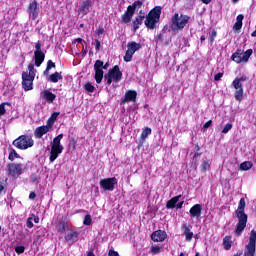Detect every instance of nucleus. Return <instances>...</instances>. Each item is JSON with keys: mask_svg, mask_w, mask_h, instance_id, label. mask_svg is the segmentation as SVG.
Wrapping results in <instances>:
<instances>
[{"mask_svg": "<svg viewBox=\"0 0 256 256\" xmlns=\"http://www.w3.org/2000/svg\"><path fill=\"white\" fill-rule=\"evenodd\" d=\"M15 251L18 253V255H21V253H25V246H17Z\"/></svg>", "mask_w": 256, "mask_h": 256, "instance_id": "nucleus-47", "label": "nucleus"}, {"mask_svg": "<svg viewBox=\"0 0 256 256\" xmlns=\"http://www.w3.org/2000/svg\"><path fill=\"white\" fill-rule=\"evenodd\" d=\"M93 222V219L91 218V215L87 214L85 217H84V225H91V223Z\"/></svg>", "mask_w": 256, "mask_h": 256, "instance_id": "nucleus-41", "label": "nucleus"}, {"mask_svg": "<svg viewBox=\"0 0 256 256\" xmlns=\"http://www.w3.org/2000/svg\"><path fill=\"white\" fill-rule=\"evenodd\" d=\"M91 9V1L90 0H86L83 1L81 6L79 7L78 11L79 13L83 14V15H87L89 13Z\"/></svg>", "mask_w": 256, "mask_h": 256, "instance_id": "nucleus-24", "label": "nucleus"}, {"mask_svg": "<svg viewBox=\"0 0 256 256\" xmlns=\"http://www.w3.org/2000/svg\"><path fill=\"white\" fill-rule=\"evenodd\" d=\"M33 78L22 76V87L24 91H31L33 89Z\"/></svg>", "mask_w": 256, "mask_h": 256, "instance_id": "nucleus-23", "label": "nucleus"}, {"mask_svg": "<svg viewBox=\"0 0 256 256\" xmlns=\"http://www.w3.org/2000/svg\"><path fill=\"white\" fill-rule=\"evenodd\" d=\"M12 145L16 147V149L25 151L26 149L33 147L35 141L29 135H21L12 142Z\"/></svg>", "mask_w": 256, "mask_h": 256, "instance_id": "nucleus-5", "label": "nucleus"}, {"mask_svg": "<svg viewBox=\"0 0 256 256\" xmlns=\"http://www.w3.org/2000/svg\"><path fill=\"white\" fill-rule=\"evenodd\" d=\"M223 77V73H217L214 76L215 81H221V78Z\"/></svg>", "mask_w": 256, "mask_h": 256, "instance_id": "nucleus-53", "label": "nucleus"}, {"mask_svg": "<svg viewBox=\"0 0 256 256\" xmlns=\"http://www.w3.org/2000/svg\"><path fill=\"white\" fill-rule=\"evenodd\" d=\"M213 121L209 120L208 122H206L204 125H203V128L204 129H209V127H211Z\"/></svg>", "mask_w": 256, "mask_h": 256, "instance_id": "nucleus-55", "label": "nucleus"}, {"mask_svg": "<svg viewBox=\"0 0 256 256\" xmlns=\"http://www.w3.org/2000/svg\"><path fill=\"white\" fill-rule=\"evenodd\" d=\"M59 117V112H54L51 116H50V119L52 121H57V118Z\"/></svg>", "mask_w": 256, "mask_h": 256, "instance_id": "nucleus-52", "label": "nucleus"}, {"mask_svg": "<svg viewBox=\"0 0 256 256\" xmlns=\"http://www.w3.org/2000/svg\"><path fill=\"white\" fill-rule=\"evenodd\" d=\"M30 181L31 183H34V185H37V183H39V177H37V175L32 174V176L30 177Z\"/></svg>", "mask_w": 256, "mask_h": 256, "instance_id": "nucleus-46", "label": "nucleus"}, {"mask_svg": "<svg viewBox=\"0 0 256 256\" xmlns=\"http://www.w3.org/2000/svg\"><path fill=\"white\" fill-rule=\"evenodd\" d=\"M253 55V49H248L246 52H244L241 49H238L233 55H232V61L235 63H247L249 61V57Z\"/></svg>", "mask_w": 256, "mask_h": 256, "instance_id": "nucleus-9", "label": "nucleus"}, {"mask_svg": "<svg viewBox=\"0 0 256 256\" xmlns=\"http://www.w3.org/2000/svg\"><path fill=\"white\" fill-rule=\"evenodd\" d=\"M61 79H63V76L61 75V73L55 72L48 76L47 81H49L50 83H59Z\"/></svg>", "mask_w": 256, "mask_h": 256, "instance_id": "nucleus-27", "label": "nucleus"}, {"mask_svg": "<svg viewBox=\"0 0 256 256\" xmlns=\"http://www.w3.org/2000/svg\"><path fill=\"white\" fill-rule=\"evenodd\" d=\"M247 76L243 75L240 78L237 77L232 82V87H234L235 91V99L236 101H243V82L247 81Z\"/></svg>", "mask_w": 256, "mask_h": 256, "instance_id": "nucleus-6", "label": "nucleus"}, {"mask_svg": "<svg viewBox=\"0 0 256 256\" xmlns=\"http://www.w3.org/2000/svg\"><path fill=\"white\" fill-rule=\"evenodd\" d=\"M84 89L88 91V93H93V91H95V86L88 82L85 84Z\"/></svg>", "mask_w": 256, "mask_h": 256, "instance_id": "nucleus-40", "label": "nucleus"}, {"mask_svg": "<svg viewBox=\"0 0 256 256\" xmlns=\"http://www.w3.org/2000/svg\"><path fill=\"white\" fill-rule=\"evenodd\" d=\"M139 49H141V43H137L135 41L128 42L124 61H126V63H130V61L133 59V55H135Z\"/></svg>", "mask_w": 256, "mask_h": 256, "instance_id": "nucleus-10", "label": "nucleus"}, {"mask_svg": "<svg viewBox=\"0 0 256 256\" xmlns=\"http://www.w3.org/2000/svg\"><path fill=\"white\" fill-rule=\"evenodd\" d=\"M103 69H109V62H106L105 65H103V61L97 60L94 64V71L95 81L98 84L103 81Z\"/></svg>", "mask_w": 256, "mask_h": 256, "instance_id": "nucleus-11", "label": "nucleus"}, {"mask_svg": "<svg viewBox=\"0 0 256 256\" xmlns=\"http://www.w3.org/2000/svg\"><path fill=\"white\" fill-rule=\"evenodd\" d=\"M56 229L58 233H65L67 231V223L65 221L58 222Z\"/></svg>", "mask_w": 256, "mask_h": 256, "instance_id": "nucleus-32", "label": "nucleus"}, {"mask_svg": "<svg viewBox=\"0 0 256 256\" xmlns=\"http://www.w3.org/2000/svg\"><path fill=\"white\" fill-rule=\"evenodd\" d=\"M51 69H55V63L51 60H49L47 62V67L45 69V71L43 72V75H45V77H47L49 75V71H51Z\"/></svg>", "mask_w": 256, "mask_h": 256, "instance_id": "nucleus-34", "label": "nucleus"}, {"mask_svg": "<svg viewBox=\"0 0 256 256\" xmlns=\"http://www.w3.org/2000/svg\"><path fill=\"white\" fill-rule=\"evenodd\" d=\"M105 80H107V85H111L114 83H119L121 79H123V72L119 69L117 65L110 69L108 73L104 76Z\"/></svg>", "mask_w": 256, "mask_h": 256, "instance_id": "nucleus-7", "label": "nucleus"}, {"mask_svg": "<svg viewBox=\"0 0 256 256\" xmlns=\"http://www.w3.org/2000/svg\"><path fill=\"white\" fill-rule=\"evenodd\" d=\"M144 19H145V16H143V15H140V16L136 17V19L133 21L134 31H137V29H139V25H143Z\"/></svg>", "mask_w": 256, "mask_h": 256, "instance_id": "nucleus-29", "label": "nucleus"}, {"mask_svg": "<svg viewBox=\"0 0 256 256\" xmlns=\"http://www.w3.org/2000/svg\"><path fill=\"white\" fill-rule=\"evenodd\" d=\"M49 127L47 126H40L37 127L34 131V136L36 137V139H41L43 137V135H47V133H49Z\"/></svg>", "mask_w": 256, "mask_h": 256, "instance_id": "nucleus-22", "label": "nucleus"}, {"mask_svg": "<svg viewBox=\"0 0 256 256\" xmlns=\"http://www.w3.org/2000/svg\"><path fill=\"white\" fill-rule=\"evenodd\" d=\"M142 5H143V2L138 0L134 2L132 5H130L129 7H131L135 12V9H141Z\"/></svg>", "mask_w": 256, "mask_h": 256, "instance_id": "nucleus-39", "label": "nucleus"}, {"mask_svg": "<svg viewBox=\"0 0 256 256\" xmlns=\"http://www.w3.org/2000/svg\"><path fill=\"white\" fill-rule=\"evenodd\" d=\"M108 256H119V252H117L115 250H110L108 253Z\"/></svg>", "mask_w": 256, "mask_h": 256, "instance_id": "nucleus-54", "label": "nucleus"}, {"mask_svg": "<svg viewBox=\"0 0 256 256\" xmlns=\"http://www.w3.org/2000/svg\"><path fill=\"white\" fill-rule=\"evenodd\" d=\"M243 19H245V16L243 14H240L236 18V23H240L243 25Z\"/></svg>", "mask_w": 256, "mask_h": 256, "instance_id": "nucleus-50", "label": "nucleus"}, {"mask_svg": "<svg viewBox=\"0 0 256 256\" xmlns=\"http://www.w3.org/2000/svg\"><path fill=\"white\" fill-rule=\"evenodd\" d=\"M233 129V124L231 123H227L224 128L222 129V133H224V135H226V133L230 130Z\"/></svg>", "mask_w": 256, "mask_h": 256, "instance_id": "nucleus-42", "label": "nucleus"}, {"mask_svg": "<svg viewBox=\"0 0 256 256\" xmlns=\"http://www.w3.org/2000/svg\"><path fill=\"white\" fill-rule=\"evenodd\" d=\"M40 97L42 99H44L45 101H47V103H53V101H55V99H57V96L49 90L42 91L40 93Z\"/></svg>", "mask_w": 256, "mask_h": 256, "instance_id": "nucleus-19", "label": "nucleus"}, {"mask_svg": "<svg viewBox=\"0 0 256 256\" xmlns=\"http://www.w3.org/2000/svg\"><path fill=\"white\" fill-rule=\"evenodd\" d=\"M178 202L179 197H174L170 199L166 204L167 209H175V207H177V209H181L183 207V201L179 203Z\"/></svg>", "mask_w": 256, "mask_h": 256, "instance_id": "nucleus-21", "label": "nucleus"}, {"mask_svg": "<svg viewBox=\"0 0 256 256\" xmlns=\"http://www.w3.org/2000/svg\"><path fill=\"white\" fill-rule=\"evenodd\" d=\"M249 245H256V230L250 232Z\"/></svg>", "mask_w": 256, "mask_h": 256, "instance_id": "nucleus-35", "label": "nucleus"}, {"mask_svg": "<svg viewBox=\"0 0 256 256\" xmlns=\"http://www.w3.org/2000/svg\"><path fill=\"white\" fill-rule=\"evenodd\" d=\"M189 21H191V16L175 12L170 19V29L173 33H179L187 27Z\"/></svg>", "mask_w": 256, "mask_h": 256, "instance_id": "nucleus-2", "label": "nucleus"}, {"mask_svg": "<svg viewBox=\"0 0 256 256\" xmlns=\"http://www.w3.org/2000/svg\"><path fill=\"white\" fill-rule=\"evenodd\" d=\"M215 37H217V32L216 31H212L209 35V41L210 43H213V41H215Z\"/></svg>", "mask_w": 256, "mask_h": 256, "instance_id": "nucleus-48", "label": "nucleus"}, {"mask_svg": "<svg viewBox=\"0 0 256 256\" xmlns=\"http://www.w3.org/2000/svg\"><path fill=\"white\" fill-rule=\"evenodd\" d=\"M21 156L17 153V151L13 148H10L8 159L9 161H15V159H20Z\"/></svg>", "mask_w": 256, "mask_h": 256, "instance_id": "nucleus-33", "label": "nucleus"}, {"mask_svg": "<svg viewBox=\"0 0 256 256\" xmlns=\"http://www.w3.org/2000/svg\"><path fill=\"white\" fill-rule=\"evenodd\" d=\"M151 239L152 241H154L155 243H162V241H164L165 239H167V232L163 231V230H157L154 231L151 235Z\"/></svg>", "mask_w": 256, "mask_h": 256, "instance_id": "nucleus-15", "label": "nucleus"}, {"mask_svg": "<svg viewBox=\"0 0 256 256\" xmlns=\"http://www.w3.org/2000/svg\"><path fill=\"white\" fill-rule=\"evenodd\" d=\"M39 3L37 1L33 0L29 3L27 8V13L29 15V18L32 19V21H35L37 17H39Z\"/></svg>", "mask_w": 256, "mask_h": 256, "instance_id": "nucleus-14", "label": "nucleus"}, {"mask_svg": "<svg viewBox=\"0 0 256 256\" xmlns=\"http://www.w3.org/2000/svg\"><path fill=\"white\" fill-rule=\"evenodd\" d=\"M243 27V24L239 23V22H235L234 26H233V30L234 31H240V29Z\"/></svg>", "mask_w": 256, "mask_h": 256, "instance_id": "nucleus-49", "label": "nucleus"}, {"mask_svg": "<svg viewBox=\"0 0 256 256\" xmlns=\"http://www.w3.org/2000/svg\"><path fill=\"white\" fill-rule=\"evenodd\" d=\"M210 168H211V163L209 162V160H205L204 162H202L201 171L203 172L209 171Z\"/></svg>", "mask_w": 256, "mask_h": 256, "instance_id": "nucleus-36", "label": "nucleus"}, {"mask_svg": "<svg viewBox=\"0 0 256 256\" xmlns=\"http://www.w3.org/2000/svg\"><path fill=\"white\" fill-rule=\"evenodd\" d=\"M53 125H55V121L52 120L51 118H49V119L47 120V125H45V127H48V129L51 131Z\"/></svg>", "mask_w": 256, "mask_h": 256, "instance_id": "nucleus-45", "label": "nucleus"}, {"mask_svg": "<svg viewBox=\"0 0 256 256\" xmlns=\"http://www.w3.org/2000/svg\"><path fill=\"white\" fill-rule=\"evenodd\" d=\"M65 241H67V243H70V244L77 243V241H79V232L75 230H70L65 235Z\"/></svg>", "mask_w": 256, "mask_h": 256, "instance_id": "nucleus-17", "label": "nucleus"}, {"mask_svg": "<svg viewBox=\"0 0 256 256\" xmlns=\"http://www.w3.org/2000/svg\"><path fill=\"white\" fill-rule=\"evenodd\" d=\"M6 171L9 177L17 179V177H21L25 173V165L21 163H10L7 165Z\"/></svg>", "mask_w": 256, "mask_h": 256, "instance_id": "nucleus-8", "label": "nucleus"}, {"mask_svg": "<svg viewBox=\"0 0 256 256\" xmlns=\"http://www.w3.org/2000/svg\"><path fill=\"white\" fill-rule=\"evenodd\" d=\"M149 135H151V128L147 127L142 131L141 139L145 140L147 137H149Z\"/></svg>", "mask_w": 256, "mask_h": 256, "instance_id": "nucleus-38", "label": "nucleus"}, {"mask_svg": "<svg viewBox=\"0 0 256 256\" xmlns=\"http://www.w3.org/2000/svg\"><path fill=\"white\" fill-rule=\"evenodd\" d=\"M151 251L154 254L160 253L161 252V247L159 245L152 246Z\"/></svg>", "mask_w": 256, "mask_h": 256, "instance_id": "nucleus-44", "label": "nucleus"}, {"mask_svg": "<svg viewBox=\"0 0 256 256\" xmlns=\"http://www.w3.org/2000/svg\"><path fill=\"white\" fill-rule=\"evenodd\" d=\"M202 3H205V5H209V3H211V0H202Z\"/></svg>", "mask_w": 256, "mask_h": 256, "instance_id": "nucleus-61", "label": "nucleus"}, {"mask_svg": "<svg viewBox=\"0 0 256 256\" xmlns=\"http://www.w3.org/2000/svg\"><path fill=\"white\" fill-rule=\"evenodd\" d=\"M87 256H95V254L92 251H90L88 252Z\"/></svg>", "mask_w": 256, "mask_h": 256, "instance_id": "nucleus-64", "label": "nucleus"}, {"mask_svg": "<svg viewBox=\"0 0 256 256\" xmlns=\"http://www.w3.org/2000/svg\"><path fill=\"white\" fill-rule=\"evenodd\" d=\"M203 211V206L201 204H195L190 208V217L191 219H199Z\"/></svg>", "mask_w": 256, "mask_h": 256, "instance_id": "nucleus-16", "label": "nucleus"}, {"mask_svg": "<svg viewBox=\"0 0 256 256\" xmlns=\"http://www.w3.org/2000/svg\"><path fill=\"white\" fill-rule=\"evenodd\" d=\"M256 245L255 244H247L246 250L244 252V256H255Z\"/></svg>", "mask_w": 256, "mask_h": 256, "instance_id": "nucleus-28", "label": "nucleus"}, {"mask_svg": "<svg viewBox=\"0 0 256 256\" xmlns=\"http://www.w3.org/2000/svg\"><path fill=\"white\" fill-rule=\"evenodd\" d=\"M41 41H38L35 44V51H34V61H35V66L36 67H41L43 64V61H45V53L43 50H41Z\"/></svg>", "mask_w": 256, "mask_h": 256, "instance_id": "nucleus-12", "label": "nucleus"}, {"mask_svg": "<svg viewBox=\"0 0 256 256\" xmlns=\"http://www.w3.org/2000/svg\"><path fill=\"white\" fill-rule=\"evenodd\" d=\"M253 168V162L244 161L240 164V171H249V169Z\"/></svg>", "mask_w": 256, "mask_h": 256, "instance_id": "nucleus-31", "label": "nucleus"}, {"mask_svg": "<svg viewBox=\"0 0 256 256\" xmlns=\"http://www.w3.org/2000/svg\"><path fill=\"white\" fill-rule=\"evenodd\" d=\"M245 206V198H241L238 204V208L235 211L236 217L238 219V223L235 229V235L237 237H241V235H243V231H245V227H247L248 216L245 214Z\"/></svg>", "mask_w": 256, "mask_h": 256, "instance_id": "nucleus-1", "label": "nucleus"}, {"mask_svg": "<svg viewBox=\"0 0 256 256\" xmlns=\"http://www.w3.org/2000/svg\"><path fill=\"white\" fill-rule=\"evenodd\" d=\"M103 33H105V30L103 28H100L98 31H97V34L98 35H103Z\"/></svg>", "mask_w": 256, "mask_h": 256, "instance_id": "nucleus-59", "label": "nucleus"}, {"mask_svg": "<svg viewBox=\"0 0 256 256\" xmlns=\"http://www.w3.org/2000/svg\"><path fill=\"white\" fill-rule=\"evenodd\" d=\"M233 245V242L231 241V236H225L223 239V247L226 251H229L231 249V246Z\"/></svg>", "mask_w": 256, "mask_h": 256, "instance_id": "nucleus-30", "label": "nucleus"}, {"mask_svg": "<svg viewBox=\"0 0 256 256\" xmlns=\"http://www.w3.org/2000/svg\"><path fill=\"white\" fill-rule=\"evenodd\" d=\"M83 42V39L82 38H77L76 39V43H82Z\"/></svg>", "mask_w": 256, "mask_h": 256, "instance_id": "nucleus-62", "label": "nucleus"}, {"mask_svg": "<svg viewBox=\"0 0 256 256\" xmlns=\"http://www.w3.org/2000/svg\"><path fill=\"white\" fill-rule=\"evenodd\" d=\"M118 180L115 177L112 178H104L100 180V187L103 191H113L115 189V185H117Z\"/></svg>", "mask_w": 256, "mask_h": 256, "instance_id": "nucleus-13", "label": "nucleus"}, {"mask_svg": "<svg viewBox=\"0 0 256 256\" xmlns=\"http://www.w3.org/2000/svg\"><path fill=\"white\" fill-rule=\"evenodd\" d=\"M159 41H163V34H159L157 39H156V43H159Z\"/></svg>", "mask_w": 256, "mask_h": 256, "instance_id": "nucleus-57", "label": "nucleus"}, {"mask_svg": "<svg viewBox=\"0 0 256 256\" xmlns=\"http://www.w3.org/2000/svg\"><path fill=\"white\" fill-rule=\"evenodd\" d=\"M75 213H85V210H83V209H79V210H76V212Z\"/></svg>", "mask_w": 256, "mask_h": 256, "instance_id": "nucleus-63", "label": "nucleus"}, {"mask_svg": "<svg viewBox=\"0 0 256 256\" xmlns=\"http://www.w3.org/2000/svg\"><path fill=\"white\" fill-rule=\"evenodd\" d=\"M28 71H29V73L22 72V77H27L28 79L35 80V65L29 64L28 65Z\"/></svg>", "mask_w": 256, "mask_h": 256, "instance_id": "nucleus-26", "label": "nucleus"}, {"mask_svg": "<svg viewBox=\"0 0 256 256\" xmlns=\"http://www.w3.org/2000/svg\"><path fill=\"white\" fill-rule=\"evenodd\" d=\"M5 105H8V107H11V103H9V102H4V103L0 104V117H3V115H5V113H7V110H5Z\"/></svg>", "mask_w": 256, "mask_h": 256, "instance_id": "nucleus-37", "label": "nucleus"}, {"mask_svg": "<svg viewBox=\"0 0 256 256\" xmlns=\"http://www.w3.org/2000/svg\"><path fill=\"white\" fill-rule=\"evenodd\" d=\"M94 46H95L96 51H100L101 42L99 40H95Z\"/></svg>", "mask_w": 256, "mask_h": 256, "instance_id": "nucleus-51", "label": "nucleus"}, {"mask_svg": "<svg viewBox=\"0 0 256 256\" xmlns=\"http://www.w3.org/2000/svg\"><path fill=\"white\" fill-rule=\"evenodd\" d=\"M243 255V251H238L236 254H234L233 256H242Z\"/></svg>", "mask_w": 256, "mask_h": 256, "instance_id": "nucleus-60", "label": "nucleus"}, {"mask_svg": "<svg viewBox=\"0 0 256 256\" xmlns=\"http://www.w3.org/2000/svg\"><path fill=\"white\" fill-rule=\"evenodd\" d=\"M35 197H37V194H35V193H30L29 199H31V200L33 201V199H35Z\"/></svg>", "mask_w": 256, "mask_h": 256, "instance_id": "nucleus-58", "label": "nucleus"}, {"mask_svg": "<svg viewBox=\"0 0 256 256\" xmlns=\"http://www.w3.org/2000/svg\"><path fill=\"white\" fill-rule=\"evenodd\" d=\"M26 225H27L28 229H33V227H34V224H33V217H29V218L27 219Z\"/></svg>", "mask_w": 256, "mask_h": 256, "instance_id": "nucleus-43", "label": "nucleus"}, {"mask_svg": "<svg viewBox=\"0 0 256 256\" xmlns=\"http://www.w3.org/2000/svg\"><path fill=\"white\" fill-rule=\"evenodd\" d=\"M32 219L34 223H39V216H35V214H32Z\"/></svg>", "mask_w": 256, "mask_h": 256, "instance_id": "nucleus-56", "label": "nucleus"}, {"mask_svg": "<svg viewBox=\"0 0 256 256\" xmlns=\"http://www.w3.org/2000/svg\"><path fill=\"white\" fill-rule=\"evenodd\" d=\"M137 99V91L135 90H128L125 93L124 99L122 100V103H129V102H135Z\"/></svg>", "mask_w": 256, "mask_h": 256, "instance_id": "nucleus-20", "label": "nucleus"}, {"mask_svg": "<svg viewBox=\"0 0 256 256\" xmlns=\"http://www.w3.org/2000/svg\"><path fill=\"white\" fill-rule=\"evenodd\" d=\"M182 231H183V235H185V239L186 241H191L193 239V232H191V228L189 227V225H187V223H184L182 225Z\"/></svg>", "mask_w": 256, "mask_h": 256, "instance_id": "nucleus-25", "label": "nucleus"}, {"mask_svg": "<svg viewBox=\"0 0 256 256\" xmlns=\"http://www.w3.org/2000/svg\"><path fill=\"white\" fill-rule=\"evenodd\" d=\"M135 15V12L132 7L128 6L125 13L122 15V23H131V19H133V16Z\"/></svg>", "mask_w": 256, "mask_h": 256, "instance_id": "nucleus-18", "label": "nucleus"}, {"mask_svg": "<svg viewBox=\"0 0 256 256\" xmlns=\"http://www.w3.org/2000/svg\"><path fill=\"white\" fill-rule=\"evenodd\" d=\"M161 9V6H156L148 13L144 21L147 29H156L157 23H159V19H161Z\"/></svg>", "mask_w": 256, "mask_h": 256, "instance_id": "nucleus-3", "label": "nucleus"}, {"mask_svg": "<svg viewBox=\"0 0 256 256\" xmlns=\"http://www.w3.org/2000/svg\"><path fill=\"white\" fill-rule=\"evenodd\" d=\"M61 139H63V134L56 136L51 143V151L49 156L50 163H55L57 157L63 153L64 147L61 145Z\"/></svg>", "mask_w": 256, "mask_h": 256, "instance_id": "nucleus-4", "label": "nucleus"}]
</instances>
